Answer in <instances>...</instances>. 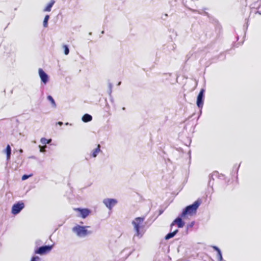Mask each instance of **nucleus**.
<instances>
[{
  "mask_svg": "<svg viewBox=\"0 0 261 261\" xmlns=\"http://www.w3.org/2000/svg\"><path fill=\"white\" fill-rule=\"evenodd\" d=\"M200 204V201L197 200L193 204L187 206L183 211L181 217H185L186 215H193L196 212L197 208Z\"/></svg>",
  "mask_w": 261,
  "mask_h": 261,
  "instance_id": "nucleus-1",
  "label": "nucleus"
},
{
  "mask_svg": "<svg viewBox=\"0 0 261 261\" xmlns=\"http://www.w3.org/2000/svg\"><path fill=\"white\" fill-rule=\"evenodd\" d=\"M90 228L89 226H80L77 225L72 228V231L80 237H85L91 233V231H88L87 228Z\"/></svg>",
  "mask_w": 261,
  "mask_h": 261,
  "instance_id": "nucleus-2",
  "label": "nucleus"
},
{
  "mask_svg": "<svg viewBox=\"0 0 261 261\" xmlns=\"http://www.w3.org/2000/svg\"><path fill=\"white\" fill-rule=\"evenodd\" d=\"M144 218L142 217H137L132 222V224L134 227V229L136 231V235L139 236L140 234V229L143 227V222Z\"/></svg>",
  "mask_w": 261,
  "mask_h": 261,
  "instance_id": "nucleus-3",
  "label": "nucleus"
},
{
  "mask_svg": "<svg viewBox=\"0 0 261 261\" xmlns=\"http://www.w3.org/2000/svg\"><path fill=\"white\" fill-rule=\"evenodd\" d=\"M73 210L80 213L79 217L85 219L91 213V210L88 208H74Z\"/></svg>",
  "mask_w": 261,
  "mask_h": 261,
  "instance_id": "nucleus-4",
  "label": "nucleus"
},
{
  "mask_svg": "<svg viewBox=\"0 0 261 261\" xmlns=\"http://www.w3.org/2000/svg\"><path fill=\"white\" fill-rule=\"evenodd\" d=\"M53 246H43L35 250V253L40 255L45 254L49 253L52 249Z\"/></svg>",
  "mask_w": 261,
  "mask_h": 261,
  "instance_id": "nucleus-5",
  "label": "nucleus"
},
{
  "mask_svg": "<svg viewBox=\"0 0 261 261\" xmlns=\"http://www.w3.org/2000/svg\"><path fill=\"white\" fill-rule=\"evenodd\" d=\"M204 92H205L204 89H201L200 90V92L199 93V94L198 95V96L197 98L196 104H197V107L199 108H201L203 107Z\"/></svg>",
  "mask_w": 261,
  "mask_h": 261,
  "instance_id": "nucleus-6",
  "label": "nucleus"
},
{
  "mask_svg": "<svg viewBox=\"0 0 261 261\" xmlns=\"http://www.w3.org/2000/svg\"><path fill=\"white\" fill-rule=\"evenodd\" d=\"M24 207L23 202H18L14 204L12 207V213L14 215L18 214Z\"/></svg>",
  "mask_w": 261,
  "mask_h": 261,
  "instance_id": "nucleus-7",
  "label": "nucleus"
},
{
  "mask_svg": "<svg viewBox=\"0 0 261 261\" xmlns=\"http://www.w3.org/2000/svg\"><path fill=\"white\" fill-rule=\"evenodd\" d=\"M103 202L111 210L116 204L117 201L115 199L107 198L103 200Z\"/></svg>",
  "mask_w": 261,
  "mask_h": 261,
  "instance_id": "nucleus-8",
  "label": "nucleus"
},
{
  "mask_svg": "<svg viewBox=\"0 0 261 261\" xmlns=\"http://www.w3.org/2000/svg\"><path fill=\"white\" fill-rule=\"evenodd\" d=\"M38 72L42 82L45 84H46L48 80L47 74L41 68L39 69Z\"/></svg>",
  "mask_w": 261,
  "mask_h": 261,
  "instance_id": "nucleus-9",
  "label": "nucleus"
},
{
  "mask_svg": "<svg viewBox=\"0 0 261 261\" xmlns=\"http://www.w3.org/2000/svg\"><path fill=\"white\" fill-rule=\"evenodd\" d=\"M176 224L178 228H182L185 225V222L182 220L181 218L180 217H178L175 219L171 224V227L172 228L173 226Z\"/></svg>",
  "mask_w": 261,
  "mask_h": 261,
  "instance_id": "nucleus-10",
  "label": "nucleus"
},
{
  "mask_svg": "<svg viewBox=\"0 0 261 261\" xmlns=\"http://www.w3.org/2000/svg\"><path fill=\"white\" fill-rule=\"evenodd\" d=\"M100 145L98 144L96 148L93 150L92 153L91 154V156H92L93 158H95L98 154V153L100 152Z\"/></svg>",
  "mask_w": 261,
  "mask_h": 261,
  "instance_id": "nucleus-11",
  "label": "nucleus"
},
{
  "mask_svg": "<svg viewBox=\"0 0 261 261\" xmlns=\"http://www.w3.org/2000/svg\"><path fill=\"white\" fill-rule=\"evenodd\" d=\"M92 119V117L88 114L84 115L82 117V120L85 122H88L90 121Z\"/></svg>",
  "mask_w": 261,
  "mask_h": 261,
  "instance_id": "nucleus-12",
  "label": "nucleus"
},
{
  "mask_svg": "<svg viewBox=\"0 0 261 261\" xmlns=\"http://www.w3.org/2000/svg\"><path fill=\"white\" fill-rule=\"evenodd\" d=\"M178 229H176V230H174V231H173L172 232L168 233L165 236V239L166 240H168V239H170L173 238L178 232Z\"/></svg>",
  "mask_w": 261,
  "mask_h": 261,
  "instance_id": "nucleus-13",
  "label": "nucleus"
},
{
  "mask_svg": "<svg viewBox=\"0 0 261 261\" xmlns=\"http://www.w3.org/2000/svg\"><path fill=\"white\" fill-rule=\"evenodd\" d=\"M55 2L54 0H51L49 4H48L47 6L44 9V11L49 12L51 11V8L55 4Z\"/></svg>",
  "mask_w": 261,
  "mask_h": 261,
  "instance_id": "nucleus-14",
  "label": "nucleus"
},
{
  "mask_svg": "<svg viewBox=\"0 0 261 261\" xmlns=\"http://www.w3.org/2000/svg\"><path fill=\"white\" fill-rule=\"evenodd\" d=\"M6 151L7 154V159L9 160L10 159V155L11 153V149L9 145H8L7 146Z\"/></svg>",
  "mask_w": 261,
  "mask_h": 261,
  "instance_id": "nucleus-15",
  "label": "nucleus"
},
{
  "mask_svg": "<svg viewBox=\"0 0 261 261\" xmlns=\"http://www.w3.org/2000/svg\"><path fill=\"white\" fill-rule=\"evenodd\" d=\"M51 141V139H46L45 138H42L40 140V142H41V143L45 146H46V144H49Z\"/></svg>",
  "mask_w": 261,
  "mask_h": 261,
  "instance_id": "nucleus-16",
  "label": "nucleus"
},
{
  "mask_svg": "<svg viewBox=\"0 0 261 261\" xmlns=\"http://www.w3.org/2000/svg\"><path fill=\"white\" fill-rule=\"evenodd\" d=\"M49 18V16L48 15H47L45 16V18L43 20V26L45 28H46L47 27L48 21Z\"/></svg>",
  "mask_w": 261,
  "mask_h": 261,
  "instance_id": "nucleus-17",
  "label": "nucleus"
},
{
  "mask_svg": "<svg viewBox=\"0 0 261 261\" xmlns=\"http://www.w3.org/2000/svg\"><path fill=\"white\" fill-rule=\"evenodd\" d=\"M47 99H48V100H49L50 101V102L52 103V105L54 107H56V105L55 101L54 99H53V98L52 97V96H51L50 95L48 96Z\"/></svg>",
  "mask_w": 261,
  "mask_h": 261,
  "instance_id": "nucleus-18",
  "label": "nucleus"
},
{
  "mask_svg": "<svg viewBox=\"0 0 261 261\" xmlns=\"http://www.w3.org/2000/svg\"><path fill=\"white\" fill-rule=\"evenodd\" d=\"M63 48L64 49V53L66 55H68L69 53V50L68 49V47L67 46V45H63Z\"/></svg>",
  "mask_w": 261,
  "mask_h": 261,
  "instance_id": "nucleus-19",
  "label": "nucleus"
},
{
  "mask_svg": "<svg viewBox=\"0 0 261 261\" xmlns=\"http://www.w3.org/2000/svg\"><path fill=\"white\" fill-rule=\"evenodd\" d=\"M40 151L41 152H43L45 151L46 146L44 145L43 146H39Z\"/></svg>",
  "mask_w": 261,
  "mask_h": 261,
  "instance_id": "nucleus-20",
  "label": "nucleus"
},
{
  "mask_svg": "<svg viewBox=\"0 0 261 261\" xmlns=\"http://www.w3.org/2000/svg\"><path fill=\"white\" fill-rule=\"evenodd\" d=\"M30 176H31V175H23L22 177V179L25 180L27 178H28Z\"/></svg>",
  "mask_w": 261,
  "mask_h": 261,
  "instance_id": "nucleus-21",
  "label": "nucleus"
},
{
  "mask_svg": "<svg viewBox=\"0 0 261 261\" xmlns=\"http://www.w3.org/2000/svg\"><path fill=\"white\" fill-rule=\"evenodd\" d=\"M35 259H39V257L38 256H34L32 258L31 261H35Z\"/></svg>",
  "mask_w": 261,
  "mask_h": 261,
  "instance_id": "nucleus-22",
  "label": "nucleus"
},
{
  "mask_svg": "<svg viewBox=\"0 0 261 261\" xmlns=\"http://www.w3.org/2000/svg\"><path fill=\"white\" fill-rule=\"evenodd\" d=\"M58 124L60 125H62L63 124V122H59L58 123Z\"/></svg>",
  "mask_w": 261,
  "mask_h": 261,
  "instance_id": "nucleus-23",
  "label": "nucleus"
},
{
  "mask_svg": "<svg viewBox=\"0 0 261 261\" xmlns=\"http://www.w3.org/2000/svg\"><path fill=\"white\" fill-rule=\"evenodd\" d=\"M216 248L217 250H218V252H219V254H220V251L218 248Z\"/></svg>",
  "mask_w": 261,
  "mask_h": 261,
  "instance_id": "nucleus-24",
  "label": "nucleus"
},
{
  "mask_svg": "<svg viewBox=\"0 0 261 261\" xmlns=\"http://www.w3.org/2000/svg\"><path fill=\"white\" fill-rule=\"evenodd\" d=\"M39 259H35V261H37Z\"/></svg>",
  "mask_w": 261,
  "mask_h": 261,
  "instance_id": "nucleus-25",
  "label": "nucleus"
}]
</instances>
